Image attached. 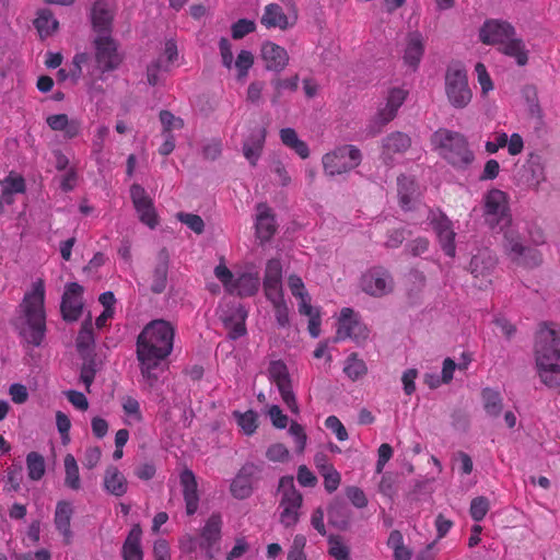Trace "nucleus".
Wrapping results in <instances>:
<instances>
[{
  "label": "nucleus",
  "mask_w": 560,
  "mask_h": 560,
  "mask_svg": "<svg viewBox=\"0 0 560 560\" xmlns=\"http://www.w3.org/2000/svg\"><path fill=\"white\" fill-rule=\"evenodd\" d=\"M95 361L93 359H90L85 361L81 368L80 378L82 383L85 385L86 389L90 390V386L92 385L95 374H96V368H95Z\"/></svg>",
  "instance_id": "58"
},
{
  "label": "nucleus",
  "mask_w": 560,
  "mask_h": 560,
  "mask_svg": "<svg viewBox=\"0 0 560 560\" xmlns=\"http://www.w3.org/2000/svg\"><path fill=\"white\" fill-rule=\"evenodd\" d=\"M170 266V255L166 248H162L156 256V264L151 276V291L155 294L162 293L166 289L167 273Z\"/></svg>",
  "instance_id": "30"
},
{
  "label": "nucleus",
  "mask_w": 560,
  "mask_h": 560,
  "mask_svg": "<svg viewBox=\"0 0 560 560\" xmlns=\"http://www.w3.org/2000/svg\"><path fill=\"white\" fill-rule=\"evenodd\" d=\"M500 50L511 57L514 58L516 63L521 67L525 66L528 62V50L524 42L521 38L511 36L500 48Z\"/></svg>",
  "instance_id": "36"
},
{
  "label": "nucleus",
  "mask_w": 560,
  "mask_h": 560,
  "mask_svg": "<svg viewBox=\"0 0 560 560\" xmlns=\"http://www.w3.org/2000/svg\"><path fill=\"white\" fill-rule=\"evenodd\" d=\"M109 135V128L107 126H98L95 130V133L92 139V153L96 156V159L100 158L101 153L104 150L105 141Z\"/></svg>",
  "instance_id": "51"
},
{
  "label": "nucleus",
  "mask_w": 560,
  "mask_h": 560,
  "mask_svg": "<svg viewBox=\"0 0 560 560\" xmlns=\"http://www.w3.org/2000/svg\"><path fill=\"white\" fill-rule=\"evenodd\" d=\"M65 465V486L71 490L81 489L79 467L73 455L67 454L63 459Z\"/></svg>",
  "instance_id": "40"
},
{
  "label": "nucleus",
  "mask_w": 560,
  "mask_h": 560,
  "mask_svg": "<svg viewBox=\"0 0 560 560\" xmlns=\"http://www.w3.org/2000/svg\"><path fill=\"white\" fill-rule=\"evenodd\" d=\"M423 214L427 215V219L430 221V224L436 233L443 252L447 256L454 257L456 252V234L454 232L452 221L440 210L423 208Z\"/></svg>",
  "instance_id": "12"
},
{
  "label": "nucleus",
  "mask_w": 560,
  "mask_h": 560,
  "mask_svg": "<svg viewBox=\"0 0 560 560\" xmlns=\"http://www.w3.org/2000/svg\"><path fill=\"white\" fill-rule=\"evenodd\" d=\"M142 529L140 525H135L130 529L121 549L124 560H143L141 548Z\"/></svg>",
  "instance_id": "33"
},
{
  "label": "nucleus",
  "mask_w": 560,
  "mask_h": 560,
  "mask_svg": "<svg viewBox=\"0 0 560 560\" xmlns=\"http://www.w3.org/2000/svg\"><path fill=\"white\" fill-rule=\"evenodd\" d=\"M445 95L455 109L466 108L472 100L467 71L458 63L447 67L445 72Z\"/></svg>",
  "instance_id": "7"
},
{
  "label": "nucleus",
  "mask_w": 560,
  "mask_h": 560,
  "mask_svg": "<svg viewBox=\"0 0 560 560\" xmlns=\"http://www.w3.org/2000/svg\"><path fill=\"white\" fill-rule=\"evenodd\" d=\"M166 71L167 66L164 65V60L159 58L154 60L151 65L148 66L147 69V80L150 85H156L160 81L159 73L161 71Z\"/></svg>",
  "instance_id": "57"
},
{
  "label": "nucleus",
  "mask_w": 560,
  "mask_h": 560,
  "mask_svg": "<svg viewBox=\"0 0 560 560\" xmlns=\"http://www.w3.org/2000/svg\"><path fill=\"white\" fill-rule=\"evenodd\" d=\"M113 12L105 0H97L92 9L93 28L98 35H110Z\"/></svg>",
  "instance_id": "31"
},
{
  "label": "nucleus",
  "mask_w": 560,
  "mask_h": 560,
  "mask_svg": "<svg viewBox=\"0 0 560 560\" xmlns=\"http://www.w3.org/2000/svg\"><path fill=\"white\" fill-rule=\"evenodd\" d=\"M535 362L538 376L549 388L560 387V327L542 324L535 339Z\"/></svg>",
  "instance_id": "4"
},
{
  "label": "nucleus",
  "mask_w": 560,
  "mask_h": 560,
  "mask_svg": "<svg viewBox=\"0 0 560 560\" xmlns=\"http://www.w3.org/2000/svg\"><path fill=\"white\" fill-rule=\"evenodd\" d=\"M160 120L164 131L179 130L184 126L183 119L174 116L168 110H162L160 113Z\"/></svg>",
  "instance_id": "55"
},
{
  "label": "nucleus",
  "mask_w": 560,
  "mask_h": 560,
  "mask_svg": "<svg viewBox=\"0 0 560 560\" xmlns=\"http://www.w3.org/2000/svg\"><path fill=\"white\" fill-rule=\"evenodd\" d=\"M411 147L407 133L394 131L382 139L381 160L387 166H393Z\"/></svg>",
  "instance_id": "14"
},
{
  "label": "nucleus",
  "mask_w": 560,
  "mask_h": 560,
  "mask_svg": "<svg viewBox=\"0 0 560 560\" xmlns=\"http://www.w3.org/2000/svg\"><path fill=\"white\" fill-rule=\"evenodd\" d=\"M180 486L183 488V497L186 504V513L192 515L197 512L199 505V494L197 489V480L190 469H185L180 474Z\"/></svg>",
  "instance_id": "29"
},
{
  "label": "nucleus",
  "mask_w": 560,
  "mask_h": 560,
  "mask_svg": "<svg viewBox=\"0 0 560 560\" xmlns=\"http://www.w3.org/2000/svg\"><path fill=\"white\" fill-rule=\"evenodd\" d=\"M306 538L303 535H296L288 552V560H307L304 552Z\"/></svg>",
  "instance_id": "52"
},
{
  "label": "nucleus",
  "mask_w": 560,
  "mask_h": 560,
  "mask_svg": "<svg viewBox=\"0 0 560 560\" xmlns=\"http://www.w3.org/2000/svg\"><path fill=\"white\" fill-rule=\"evenodd\" d=\"M94 332L91 318L85 319L77 337V349L82 357H88L94 349Z\"/></svg>",
  "instance_id": "39"
},
{
  "label": "nucleus",
  "mask_w": 560,
  "mask_h": 560,
  "mask_svg": "<svg viewBox=\"0 0 560 560\" xmlns=\"http://www.w3.org/2000/svg\"><path fill=\"white\" fill-rule=\"evenodd\" d=\"M343 372L351 381H357L366 374L368 368L357 353H351L345 361Z\"/></svg>",
  "instance_id": "45"
},
{
  "label": "nucleus",
  "mask_w": 560,
  "mask_h": 560,
  "mask_svg": "<svg viewBox=\"0 0 560 560\" xmlns=\"http://www.w3.org/2000/svg\"><path fill=\"white\" fill-rule=\"evenodd\" d=\"M395 282L390 272L381 266L366 270L361 278V289L374 298H382L394 291Z\"/></svg>",
  "instance_id": "11"
},
{
  "label": "nucleus",
  "mask_w": 560,
  "mask_h": 560,
  "mask_svg": "<svg viewBox=\"0 0 560 560\" xmlns=\"http://www.w3.org/2000/svg\"><path fill=\"white\" fill-rule=\"evenodd\" d=\"M494 265L495 260L492 255L487 250H481L472 256L469 264V270L476 278L485 277L490 273L494 268Z\"/></svg>",
  "instance_id": "38"
},
{
  "label": "nucleus",
  "mask_w": 560,
  "mask_h": 560,
  "mask_svg": "<svg viewBox=\"0 0 560 560\" xmlns=\"http://www.w3.org/2000/svg\"><path fill=\"white\" fill-rule=\"evenodd\" d=\"M406 96L407 92L400 88H394L388 92L385 106L378 110L374 118L372 126L373 135L378 133L385 125L396 117L399 107L406 100Z\"/></svg>",
  "instance_id": "17"
},
{
  "label": "nucleus",
  "mask_w": 560,
  "mask_h": 560,
  "mask_svg": "<svg viewBox=\"0 0 560 560\" xmlns=\"http://www.w3.org/2000/svg\"><path fill=\"white\" fill-rule=\"evenodd\" d=\"M256 211V236L261 243L268 242L276 233L275 217L266 203H258Z\"/></svg>",
  "instance_id": "27"
},
{
  "label": "nucleus",
  "mask_w": 560,
  "mask_h": 560,
  "mask_svg": "<svg viewBox=\"0 0 560 560\" xmlns=\"http://www.w3.org/2000/svg\"><path fill=\"white\" fill-rule=\"evenodd\" d=\"M281 142L293 150L301 159H307L310 149L306 142L301 140L293 128H282L279 132Z\"/></svg>",
  "instance_id": "37"
},
{
  "label": "nucleus",
  "mask_w": 560,
  "mask_h": 560,
  "mask_svg": "<svg viewBox=\"0 0 560 560\" xmlns=\"http://www.w3.org/2000/svg\"><path fill=\"white\" fill-rule=\"evenodd\" d=\"M254 65V55L249 50H241L234 62L237 71V80L244 81L248 75L249 69Z\"/></svg>",
  "instance_id": "48"
},
{
  "label": "nucleus",
  "mask_w": 560,
  "mask_h": 560,
  "mask_svg": "<svg viewBox=\"0 0 560 560\" xmlns=\"http://www.w3.org/2000/svg\"><path fill=\"white\" fill-rule=\"evenodd\" d=\"M214 275L229 293L238 296H252L260 287V279L257 272H244L234 279L230 269L225 265L220 264L214 268Z\"/></svg>",
  "instance_id": "9"
},
{
  "label": "nucleus",
  "mask_w": 560,
  "mask_h": 560,
  "mask_svg": "<svg viewBox=\"0 0 560 560\" xmlns=\"http://www.w3.org/2000/svg\"><path fill=\"white\" fill-rule=\"evenodd\" d=\"M73 513L74 510L71 502L65 500L57 502L54 514V524L56 529L62 536L63 542L66 545L71 544L73 538V533L71 530V520Z\"/></svg>",
  "instance_id": "24"
},
{
  "label": "nucleus",
  "mask_w": 560,
  "mask_h": 560,
  "mask_svg": "<svg viewBox=\"0 0 560 560\" xmlns=\"http://www.w3.org/2000/svg\"><path fill=\"white\" fill-rule=\"evenodd\" d=\"M34 25L42 38L50 36L58 27V21L49 10H40L34 21Z\"/></svg>",
  "instance_id": "41"
},
{
  "label": "nucleus",
  "mask_w": 560,
  "mask_h": 560,
  "mask_svg": "<svg viewBox=\"0 0 560 560\" xmlns=\"http://www.w3.org/2000/svg\"><path fill=\"white\" fill-rule=\"evenodd\" d=\"M257 467L254 464L244 465L231 483V492L236 499H246L253 492V478Z\"/></svg>",
  "instance_id": "28"
},
{
  "label": "nucleus",
  "mask_w": 560,
  "mask_h": 560,
  "mask_svg": "<svg viewBox=\"0 0 560 560\" xmlns=\"http://www.w3.org/2000/svg\"><path fill=\"white\" fill-rule=\"evenodd\" d=\"M260 22L267 28L278 27L280 30H285L290 26L289 18L277 3L266 5Z\"/></svg>",
  "instance_id": "35"
},
{
  "label": "nucleus",
  "mask_w": 560,
  "mask_h": 560,
  "mask_svg": "<svg viewBox=\"0 0 560 560\" xmlns=\"http://www.w3.org/2000/svg\"><path fill=\"white\" fill-rule=\"evenodd\" d=\"M219 49L222 59V65L230 70L233 66L232 44L228 38L222 37L219 42Z\"/></svg>",
  "instance_id": "63"
},
{
  "label": "nucleus",
  "mask_w": 560,
  "mask_h": 560,
  "mask_svg": "<svg viewBox=\"0 0 560 560\" xmlns=\"http://www.w3.org/2000/svg\"><path fill=\"white\" fill-rule=\"evenodd\" d=\"M122 409L125 413L131 417L136 422H140L142 420L139 401L133 397L128 396L124 399Z\"/></svg>",
  "instance_id": "61"
},
{
  "label": "nucleus",
  "mask_w": 560,
  "mask_h": 560,
  "mask_svg": "<svg viewBox=\"0 0 560 560\" xmlns=\"http://www.w3.org/2000/svg\"><path fill=\"white\" fill-rule=\"evenodd\" d=\"M515 35L514 27L497 20L487 21L479 31V38L487 45H503L511 36Z\"/></svg>",
  "instance_id": "20"
},
{
  "label": "nucleus",
  "mask_w": 560,
  "mask_h": 560,
  "mask_svg": "<svg viewBox=\"0 0 560 560\" xmlns=\"http://www.w3.org/2000/svg\"><path fill=\"white\" fill-rule=\"evenodd\" d=\"M175 326L165 319L148 323L137 338V359L144 388L152 389L164 372L165 361L173 351Z\"/></svg>",
  "instance_id": "2"
},
{
  "label": "nucleus",
  "mask_w": 560,
  "mask_h": 560,
  "mask_svg": "<svg viewBox=\"0 0 560 560\" xmlns=\"http://www.w3.org/2000/svg\"><path fill=\"white\" fill-rule=\"evenodd\" d=\"M247 313L243 307H236L231 311L230 315H223L222 322L224 327L229 330L228 336L230 339H238L246 334L245 320Z\"/></svg>",
  "instance_id": "32"
},
{
  "label": "nucleus",
  "mask_w": 560,
  "mask_h": 560,
  "mask_svg": "<svg viewBox=\"0 0 560 560\" xmlns=\"http://www.w3.org/2000/svg\"><path fill=\"white\" fill-rule=\"evenodd\" d=\"M104 489L115 497H122L128 490L126 477L115 466H108L104 474Z\"/></svg>",
  "instance_id": "34"
},
{
  "label": "nucleus",
  "mask_w": 560,
  "mask_h": 560,
  "mask_svg": "<svg viewBox=\"0 0 560 560\" xmlns=\"http://www.w3.org/2000/svg\"><path fill=\"white\" fill-rule=\"evenodd\" d=\"M322 162L326 175H341L354 170L361 164L362 153L355 145L343 144L326 153Z\"/></svg>",
  "instance_id": "8"
},
{
  "label": "nucleus",
  "mask_w": 560,
  "mask_h": 560,
  "mask_svg": "<svg viewBox=\"0 0 560 560\" xmlns=\"http://www.w3.org/2000/svg\"><path fill=\"white\" fill-rule=\"evenodd\" d=\"M483 408L488 416L499 417L503 408V399L499 392L491 388L482 390Z\"/></svg>",
  "instance_id": "43"
},
{
  "label": "nucleus",
  "mask_w": 560,
  "mask_h": 560,
  "mask_svg": "<svg viewBox=\"0 0 560 560\" xmlns=\"http://www.w3.org/2000/svg\"><path fill=\"white\" fill-rule=\"evenodd\" d=\"M482 215L491 228L503 231L504 254L517 266L533 269L542 264V254L536 247L526 246L517 230L511 225L508 196L500 189H491L483 196Z\"/></svg>",
  "instance_id": "1"
},
{
  "label": "nucleus",
  "mask_w": 560,
  "mask_h": 560,
  "mask_svg": "<svg viewBox=\"0 0 560 560\" xmlns=\"http://www.w3.org/2000/svg\"><path fill=\"white\" fill-rule=\"evenodd\" d=\"M346 494L355 508L363 509L368 505L366 495L360 488L354 486L348 487L346 489Z\"/></svg>",
  "instance_id": "60"
},
{
  "label": "nucleus",
  "mask_w": 560,
  "mask_h": 560,
  "mask_svg": "<svg viewBox=\"0 0 560 560\" xmlns=\"http://www.w3.org/2000/svg\"><path fill=\"white\" fill-rule=\"evenodd\" d=\"M233 417L246 435H252L257 429V413L253 410L234 411Z\"/></svg>",
  "instance_id": "47"
},
{
  "label": "nucleus",
  "mask_w": 560,
  "mask_h": 560,
  "mask_svg": "<svg viewBox=\"0 0 560 560\" xmlns=\"http://www.w3.org/2000/svg\"><path fill=\"white\" fill-rule=\"evenodd\" d=\"M269 377L276 383L283 402L293 412H299L295 395L292 390L291 380L287 365L278 360L272 361L268 368Z\"/></svg>",
  "instance_id": "13"
},
{
  "label": "nucleus",
  "mask_w": 560,
  "mask_h": 560,
  "mask_svg": "<svg viewBox=\"0 0 560 560\" xmlns=\"http://www.w3.org/2000/svg\"><path fill=\"white\" fill-rule=\"evenodd\" d=\"M83 287L77 282L66 285L61 301V313L65 320L74 322L82 313Z\"/></svg>",
  "instance_id": "19"
},
{
  "label": "nucleus",
  "mask_w": 560,
  "mask_h": 560,
  "mask_svg": "<svg viewBox=\"0 0 560 560\" xmlns=\"http://www.w3.org/2000/svg\"><path fill=\"white\" fill-rule=\"evenodd\" d=\"M369 338V329L359 315L350 307L340 311L335 341L351 339L361 343Z\"/></svg>",
  "instance_id": "10"
},
{
  "label": "nucleus",
  "mask_w": 560,
  "mask_h": 560,
  "mask_svg": "<svg viewBox=\"0 0 560 560\" xmlns=\"http://www.w3.org/2000/svg\"><path fill=\"white\" fill-rule=\"evenodd\" d=\"M255 22L247 19H241L237 22H235L232 27V37L234 39H241L248 35L249 33L255 31Z\"/></svg>",
  "instance_id": "54"
},
{
  "label": "nucleus",
  "mask_w": 560,
  "mask_h": 560,
  "mask_svg": "<svg viewBox=\"0 0 560 560\" xmlns=\"http://www.w3.org/2000/svg\"><path fill=\"white\" fill-rule=\"evenodd\" d=\"M289 433L294 438L296 451L303 452L307 440L303 427L296 422H292L289 428Z\"/></svg>",
  "instance_id": "62"
},
{
  "label": "nucleus",
  "mask_w": 560,
  "mask_h": 560,
  "mask_svg": "<svg viewBox=\"0 0 560 560\" xmlns=\"http://www.w3.org/2000/svg\"><path fill=\"white\" fill-rule=\"evenodd\" d=\"M28 477L32 480H39L45 475V459L37 452H31L26 456Z\"/></svg>",
  "instance_id": "46"
},
{
  "label": "nucleus",
  "mask_w": 560,
  "mask_h": 560,
  "mask_svg": "<svg viewBox=\"0 0 560 560\" xmlns=\"http://www.w3.org/2000/svg\"><path fill=\"white\" fill-rule=\"evenodd\" d=\"M94 46L97 65L103 71H110L119 66L121 57L117 50V43L110 35H97Z\"/></svg>",
  "instance_id": "15"
},
{
  "label": "nucleus",
  "mask_w": 560,
  "mask_h": 560,
  "mask_svg": "<svg viewBox=\"0 0 560 560\" xmlns=\"http://www.w3.org/2000/svg\"><path fill=\"white\" fill-rule=\"evenodd\" d=\"M475 71L477 73L478 82L481 86L482 93L487 94L489 91H491L493 89V84H492L491 78L487 71L486 66L481 62H478L475 66Z\"/></svg>",
  "instance_id": "59"
},
{
  "label": "nucleus",
  "mask_w": 560,
  "mask_h": 560,
  "mask_svg": "<svg viewBox=\"0 0 560 560\" xmlns=\"http://www.w3.org/2000/svg\"><path fill=\"white\" fill-rule=\"evenodd\" d=\"M176 218L185 225H187L196 234H201L205 231V222L200 215L194 213L178 212Z\"/></svg>",
  "instance_id": "50"
},
{
  "label": "nucleus",
  "mask_w": 560,
  "mask_h": 560,
  "mask_svg": "<svg viewBox=\"0 0 560 560\" xmlns=\"http://www.w3.org/2000/svg\"><path fill=\"white\" fill-rule=\"evenodd\" d=\"M425 43L420 32L408 33L402 49V60L412 71H416L424 54Z\"/></svg>",
  "instance_id": "22"
},
{
  "label": "nucleus",
  "mask_w": 560,
  "mask_h": 560,
  "mask_svg": "<svg viewBox=\"0 0 560 560\" xmlns=\"http://www.w3.org/2000/svg\"><path fill=\"white\" fill-rule=\"evenodd\" d=\"M325 427L335 433L338 441L348 440V432L345 425L336 416H329L325 420Z\"/></svg>",
  "instance_id": "56"
},
{
  "label": "nucleus",
  "mask_w": 560,
  "mask_h": 560,
  "mask_svg": "<svg viewBox=\"0 0 560 560\" xmlns=\"http://www.w3.org/2000/svg\"><path fill=\"white\" fill-rule=\"evenodd\" d=\"M266 456L271 462H284L289 457V451L283 444L277 443L268 447Z\"/></svg>",
  "instance_id": "64"
},
{
  "label": "nucleus",
  "mask_w": 560,
  "mask_h": 560,
  "mask_svg": "<svg viewBox=\"0 0 560 560\" xmlns=\"http://www.w3.org/2000/svg\"><path fill=\"white\" fill-rule=\"evenodd\" d=\"M350 518V511L345 503L334 502L328 509V520L329 522L340 528L343 529L348 526Z\"/></svg>",
  "instance_id": "44"
},
{
  "label": "nucleus",
  "mask_w": 560,
  "mask_h": 560,
  "mask_svg": "<svg viewBox=\"0 0 560 560\" xmlns=\"http://www.w3.org/2000/svg\"><path fill=\"white\" fill-rule=\"evenodd\" d=\"M299 75L294 74L291 78H276L271 81V85L273 88V95L271 97V103L277 104L280 100V97L283 95L284 92H295L299 88Z\"/></svg>",
  "instance_id": "42"
},
{
  "label": "nucleus",
  "mask_w": 560,
  "mask_h": 560,
  "mask_svg": "<svg viewBox=\"0 0 560 560\" xmlns=\"http://www.w3.org/2000/svg\"><path fill=\"white\" fill-rule=\"evenodd\" d=\"M130 197L139 214L140 221L151 229L155 228L158 224L156 213L153 202L148 196L145 189L138 184H133L130 188Z\"/></svg>",
  "instance_id": "18"
},
{
  "label": "nucleus",
  "mask_w": 560,
  "mask_h": 560,
  "mask_svg": "<svg viewBox=\"0 0 560 560\" xmlns=\"http://www.w3.org/2000/svg\"><path fill=\"white\" fill-rule=\"evenodd\" d=\"M489 509V500L486 497H477L470 502L469 513L474 521L480 522L485 518Z\"/></svg>",
  "instance_id": "49"
},
{
  "label": "nucleus",
  "mask_w": 560,
  "mask_h": 560,
  "mask_svg": "<svg viewBox=\"0 0 560 560\" xmlns=\"http://www.w3.org/2000/svg\"><path fill=\"white\" fill-rule=\"evenodd\" d=\"M397 186L398 199L401 209L405 211L415 209L423 213V208L427 207L421 205L419 201V191L413 178L406 175H400L397 178Z\"/></svg>",
  "instance_id": "21"
},
{
  "label": "nucleus",
  "mask_w": 560,
  "mask_h": 560,
  "mask_svg": "<svg viewBox=\"0 0 560 560\" xmlns=\"http://www.w3.org/2000/svg\"><path fill=\"white\" fill-rule=\"evenodd\" d=\"M264 290L267 300L283 298L282 265L278 259H270L266 265Z\"/></svg>",
  "instance_id": "23"
},
{
  "label": "nucleus",
  "mask_w": 560,
  "mask_h": 560,
  "mask_svg": "<svg viewBox=\"0 0 560 560\" xmlns=\"http://www.w3.org/2000/svg\"><path fill=\"white\" fill-rule=\"evenodd\" d=\"M267 131L264 127L254 128L243 143V154L252 166H256L261 155Z\"/></svg>",
  "instance_id": "26"
},
{
  "label": "nucleus",
  "mask_w": 560,
  "mask_h": 560,
  "mask_svg": "<svg viewBox=\"0 0 560 560\" xmlns=\"http://www.w3.org/2000/svg\"><path fill=\"white\" fill-rule=\"evenodd\" d=\"M261 58L269 71L281 72L289 63L287 50L272 42L261 45Z\"/></svg>",
  "instance_id": "25"
},
{
  "label": "nucleus",
  "mask_w": 560,
  "mask_h": 560,
  "mask_svg": "<svg viewBox=\"0 0 560 560\" xmlns=\"http://www.w3.org/2000/svg\"><path fill=\"white\" fill-rule=\"evenodd\" d=\"M222 517L213 513L201 528L199 535V548L202 549L209 559H213L219 548L217 545L221 539Z\"/></svg>",
  "instance_id": "16"
},
{
  "label": "nucleus",
  "mask_w": 560,
  "mask_h": 560,
  "mask_svg": "<svg viewBox=\"0 0 560 560\" xmlns=\"http://www.w3.org/2000/svg\"><path fill=\"white\" fill-rule=\"evenodd\" d=\"M278 492L280 494L279 522L285 528L294 527L300 520L303 497L296 490L292 476H284L280 479Z\"/></svg>",
  "instance_id": "6"
},
{
  "label": "nucleus",
  "mask_w": 560,
  "mask_h": 560,
  "mask_svg": "<svg viewBox=\"0 0 560 560\" xmlns=\"http://www.w3.org/2000/svg\"><path fill=\"white\" fill-rule=\"evenodd\" d=\"M273 311L275 317L279 326L285 327L289 325V310L287 303L283 298L270 300Z\"/></svg>",
  "instance_id": "53"
},
{
  "label": "nucleus",
  "mask_w": 560,
  "mask_h": 560,
  "mask_svg": "<svg viewBox=\"0 0 560 560\" xmlns=\"http://www.w3.org/2000/svg\"><path fill=\"white\" fill-rule=\"evenodd\" d=\"M431 141L439 154L456 168H466L475 160L467 139L457 131L441 128L432 135Z\"/></svg>",
  "instance_id": "5"
},
{
  "label": "nucleus",
  "mask_w": 560,
  "mask_h": 560,
  "mask_svg": "<svg viewBox=\"0 0 560 560\" xmlns=\"http://www.w3.org/2000/svg\"><path fill=\"white\" fill-rule=\"evenodd\" d=\"M18 330L22 340L39 347L46 336L45 285L42 279L32 283L20 304Z\"/></svg>",
  "instance_id": "3"
}]
</instances>
